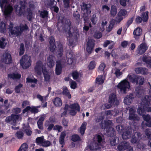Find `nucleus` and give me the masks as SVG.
<instances>
[{"label": "nucleus", "instance_id": "1", "mask_svg": "<svg viewBox=\"0 0 151 151\" xmlns=\"http://www.w3.org/2000/svg\"><path fill=\"white\" fill-rule=\"evenodd\" d=\"M151 101V95H145L144 98L142 100L141 104V106L137 109L138 114L141 115L145 111L148 112H151V107L149 106L150 105Z\"/></svg>", "mask_w": 151, "mask_h": 151}, {"label": "nucleus", "instance_id": "2", "mask_svg": "<svg viewBox=\"0 0 151 151\" xmlns=\"http://www.w3.org/2000/svg\"><path fill=\"white\" fill-rule=\"evenodd\" d=\"M49 49L52 52H54L55 50H56L57 56L58 57H61L63 55V47L62 45L59 44L58 47L56 48L55 42L54 37L51 36L49 38Z\"/></svg>", "mask_w": 151, "mask_h": 151}, {"label": "nucleus", "instance_id": "3", "mask_svg": "<svg viewBox=\"0 0 151 151\" xmlns=\"http://www.w3.org/2000/svg\"><path fill=\"white\" fill-rule=\"evenodd\" d=\"M104 125L103 122H101L100 125L102 129H106V132L107 134L109 136L111 137L114 135L115 130L112 127V121L109 119L105 120L104 121Z\"/></svg>", "mask_w": 151, "mask_h": 151}, {"label": "nucleus", "instance_id": "4", "mask_svg": "<svg viewBox=\"0 0 151 151\" xmlns=\"http://www.w3.org/2000/svg\"><path fill=\"white\" fill-rule=\"evenodd\" d=\"M130 83L126 79L122 81L117 86V88L119 93L125 94L130 88Z\"/></svg>", "mask_w": 151, "mask_h": 151}, {"label": "nucleus", "instance_id": "5", "mask_svg": "<svg viewBox=\"0 0 151 151\" xmlns=\"http://www.w3.org/2000/svg\"><path fill=\"white\" fill-rule=\"evenodd\" d=\"M127 78H129L130 82L137 85H142L144 83L145 79L143 76L135 74H129Z\"/></svg>", "mask_w": 151, "mask_h": 151}, {"label": "nucleus", "instance_id": "6", "mask_svg": "<svg viewBox=\"0 0 151 151\" xmlns=\"http://www.w3.org/2000/svg\"><path fill=\"white\" fill-rule=\"evenodd\" d=\"M81 6V10L83 12L82 15L83 17L85 22H86L88 19V15L91 13V6L89 4H88L83 2Z\"/></svg>", "mask_w": 151, "mask_h": 151}, {"label": "nucleus", "instance_id": "7", "mask_svg": "<svg viewBox=\"0 0 151 151\" xmlns=\"http://www.w3.org/2000/svg\"><path fill=\"white\" fill-rule=\"evenodd\" d=\"M32 61L30 56L27 55H23L20 61V64L23 69H26L31 65Z\"/></svg>", "mask_w": 151, "mask_h": 151}, {"label": "nucleus", "instance_id": "8", "mask_svg": "<svg viewBox=\"0 0 151 151\" xmlns=\"http://www.w3.org/2000/svg\"><path fill=\"white\" fill-rule=\"evenodd\" d=\"M34 70L37 75H40L43 72H45L47 69L45 65L43 64L42 61L39 60L36 63Z\"/></svg>", "mask_w": 151, "mask_h": 151}, {"label": "nucleus", "instance_id": "9", "mask_svg": "<svg viewBox=\"0 0 151 151\" xmlns=\"http://www.w3.org/2000/svg\"><path fill=\"white\" fill-rule=\"evenodd\" d=\"M16 30H13L12 31V35L18 37L21 35L22 33L24 31L29 29L27 25L25 24L24 25L20 26H17L14 27Z\"/></svg>", "mask_w": 151, "mask_h": 151}, {"label": "nucleus", "instance_id": "10", "mask_svg": "<svg viewBox=\"0 0 151 151\" xmlns=\"http://www.w3.org/2000/svg\"><path fill=\"white\" fill-rule=\"evenodd\" d=\"M26 4V1H20V7L18 4H15L14 6V8L16 13L19 15H22L25 11Z\"/></svg>", "mask_w": 151, "mask_h": 151}, {"label": "nucleus", "instance_id": "11", "mask_svg": "<svg viewBox=\"0 0 151 151\" xmlns=\"http://www.w3.org/2000/svg\"><path fill=\"white\" fill-rule=\"evenodd\" d=\"M95 40L93 39H88L86 43V50L89 54H91L94 50Z\"/></svg>", "mask_w": 151, "mask_h": 151}, {"label": "nucleus", "instance_id": "12", "mask_svg": "<svg viewBox=\"0 0 151 151\" xmlns=\"http://www.w3.org/2000/svg\"><path fill=\"white\" fill-rule=\"evenodd\" d=\"M19 118L18 115L15 114H12L11 116L6 117L5 121L7 123H10L14 126L16 125L17 120Z\"/></svg>", "mask_w": 151, "mask_h": 151}, {"label": "nucleus", "instance_id": "13", "mask_svg": "<svg viewBox=\"0 0 151 151\" xmlns=\"http://www.w3.org/2000/svg\"><path fill=\"white\" fill-rule=\"evenodd\" d=\"M135 110L132 108H130L129 110V119L131 120H138L139 117L135 114Z\"/></svg>", "mask_w": 151, "mask_h": 151}, {"label": "nucleus", "instance_id": "14", "mask_svg": "<svg viewBox=\"0 0 151 151\" xmlns=\"http://www.w3.org/2000/svg\"><path fill=\"white\" fill-rule=\"evenodd\" d=\"M130 147V145L129 143L125 141H123L119 144L117 148L119 151H121L128 149Z\"/></svg>", "mask_w": 151, "mask_h": 151}, {"label": "nucleus", "instance_id": "15", "mask_svg": "<svg viewBox=\"0 0 151 151\" xmlns=\"http://www.w3.org/2000/svg\"><path fill=\"white\" fill-rule=\"evenodd\" d=\"M63 68L62 61L60 60L57 61L55 69V73L57 75H59L61 73Z\"/></svg>", "mask_w": 151, "mask_h": 151}, {"label": "nucleus", "instance_id": "16", "mask_svg": "<svg viewBox=\"0 0 151 151\" xmlns=\"http://www.w3.org/2000/svg\"><path fill=\"white\" fill-rule=\"evenodd\" d=\"M148 47L145 43H142L138 47V53L140 55L144 53L147 50Z\"/></svg>", "mask_w": 151, "mask_h": 151}, {"label": "nucleus", "instance_id": "17", "mask_svg": "<svg viewBox=\"0 0 151 151\" xmlns=\"http://www.w3.org/2000/svg\"><path fill=\"white\" fill-rule=\"evenodd\" d=\"M4 58L3 59V62L6 64L12 63V60L11 54L8 52L4 54Z\"/></svg>", "mask_w": 151, "mask_h": 151}, {"label": "nucleus", "instance_id": "18", "mask_svg": "<svg viewBox=\"0 0 151 151\" xmlns=\"http://www.w3.org/2000/svg\"><path fill=\"white\" fill-rule=\"evenodd\" d=\"M4 8V15L6 17H8L12 12L13 8L12 6L9 4L5 6Z\"/></svg>", "mask_w": 151, "mask_h": 151}, {"label": "nucleus", "instance_id": "19", "mask_svg": "<svg viewBox=\"0 0 151 151\" xmlns=\"http://www.w3.org/2000/svg\"><path fill=\"white\" fill-rule=\"evenodd\" d=\"M134 70L137 74H141L145 75H147L148 73V69L145 68H135Z\"/></svg>", "mask_w": 151, "mask_h": 151}, {"label": "nucleus", "instance_id": "20", "mask_svg": "<svg viewBox=\"0 0 151 151\" xmlns=\"http://www.w3.org/2000/svg\"><path fill=\"white\" fill-rule=\"evenodd\" d=\"M108 102L110 104L117 106L119 101L117 99L116 95H110Z\"/></svg>", "mask_w": 151, "mask_h": 151}, {"label": "nucleus", "instance_id": "21", "mask_svg": "<svg viewBox=\"0 0 151 151\" xmlns=\"http://www.w3.org/2000/svg\"><path fill=\"white\" fill-rule=\"evenodd\" d=\"M77 103L72 104L70 105V110L69 111L70 114L72 116H73L76 114V110L77 108Z\"/></svg>", "mask_w": 151, "mask_h": 151}, {"label": "nucleus", "instance_id": "22", "mask_svg": "<svg viewBox=\"0 0 151 151\" xmlns=\"http://www.w3.org/2000/svg\"><path fill=\"white\" fill-rule=\"evenodd\" d=\"M132 133V130L131 129H128L126 131H123L122 133L121 134L122 135V138L124 140H125L129 139L131 137V135Z\"/></svg>", "mask_w": 151, "mask_h": 151}, {"label": "nucleus", "instance_id": "23", "mask_svg": "<svg viewBox=\"0 0 151 151\" xmlns=\"http://www.w3.org/2000/svg\"><path fill=\"white\" fill-rule=\"evenodd\" d=\"M134 99V95H127L124 99V103L127 105H130Z\"/></svg>", "mask_w": 151, "mask_h": 151}, {"label": "nucleus", "instance_id": "24", "mask_svg": "<svg viewBox=\"0 0 151 151\" xmlns=\"http://www.w3.org/2000/svg\"><path fill=\"white\" fill-rule=\"evenodd\" d=\"M54 57L53 55H50L47 58L48 65L50 68L53 67L55 65L54 61Z\"/></svg>", "mask_w": 151, "mask_h": 151}, {"label": "nucleus", "instance_id": "25", "mask_svg": "<svg viewBox=\"0 0 151 151\" xmlns=\"http://www.w3.org/2000/svg\"><path fill=\"white\" fill-rule=\"evenodd\" d=\"M145 136L143 135L144 138H142L143 140H146L148 139L151 141V129H146L145 130Z\"/></svg>", "mask_w": 151, "mask_h": 151}, {"label": "nucleus", "instance_id": "26", "mask_svg": "<svg viewBox=\"0 0 151 151\" xmlns=\"http://www.w3.org/2000/svg\"><path fill=\"white\" fill-rule=\"evenodd\" d=\"M100 146H101V144L95 142L92 145H89V148L90 150L93 151L100 149Z\"/></svg>", "mask_w": 151, "mask_h": 151}, {"label": "nucleus", "instance_id": "27", "mask_svg": "<svg viewBox=\"0 0 151 151\" xmlns=\"http://www.w3.org/2000/svg\"><path fill=\"white\" fill-rule=\"evenodd\" d=\"M142 32V29L139 27L137 28L134 30L133 34L134 35V37L136 40H137L138 38H137V37H139L141 35Z\"/></svg>", "mask_w": 151, "mask_h": 151}, {"label": "nucleus", "instance_id": "28", "mask_svg": "<svg viewBox=\"0 0 151 151\" xmlns=\"http://www.w3.org/2000/svg\"><path fill=\"white\" fill-rule=\"evenodd\" d=\"M23 128L24 132L27 135L30 136L31 135L32 133V128L29 126H26Z\"/></svg>", "mask_w": 151, "mask_h": 151}, {"label": "nucleus", "instance_id": "29", "mask_svg": "<svg viewBox=\"0 0 151 151\" xmlns=\"http://www.w3.org/2000/svg\"><path fill=\"white\" fill-rule=\"evenodd\" d=\"M9 78H12L13 79H19L21 77V74L17 73H13L8 75Z\"/></svg>", "mask_w": 151, "mask_h": 151}, {"label": "nucleus", "instance_id": "30", "mask_svg": "<svg viewBox=\"0 0 151 151\" xmlns=\"http://www.w3.org/2000/svg\"><path fill=\"white\" fill-rule=\"evenodd\" d=\"M114 135L111 137H113L112 138L110 142L112 146H114L119 142V138L116 136L114 137Z\"/></svg>", "mask_w": 151, "mask_h": 151}, {"label": "nucleus", "instance_id": "31", "mask_svg": "<svg viewBox=\"0 0 151 151\" xmlns=\"http://www.w3.org/2000/svg\"><path fill=\"white\" fill-rule=\"evenodd\" d=\"M142 59L143 61L146 63L147 66L151 68V58L148 59V57L145 56L143 57Z\"/></svg>", "mask_w": 151, "mask_h": 151}, {"label": "nucleus", "instance_id": "32", "mask_svg": "<svg viewBox=\"0 0 151 151\" xmlns=\"http://www.w3.org/2000/svg\"><path fill=\"white\" fill-rule=\"evenodd\" d=\"M24 136V131L22 129H21L18 131L15 134L16 137L19 139H22Z\"/></svg>", "mask_w": 151, "mask_h": 151}, {"label": "nucleus", "instance_id": "33", "mask_svg": "<svg viewBox=\"0 0 151 151\" xmlns=\"http://www.w3.org/2000/svg\"><path fill=\"white\" fill-rule=\"evenodd\" d=\"M116 23L115 19H112L110 22L109 24L107 29V31L108 32H110L114 27Z\"/></svg>", "mask_w": 151, "mask_h": 151}, {"label": "nucleus", "instance_id": "34", "mask_svg": "<svg viewBox=\"0 0 151 151\" xmlns=\"http://www.w3.org/2000/svg\"><path fill=\"white\" fill-rule=\"evenodd\" d=\"M86 123L83 122L80 127L79 132L82 135H83L86 128Z\"/></svg>", "mask_w": 151, "mask_h": 151}, {"label": "nucleus", "instance_id": "35", "mask_svg": "<svg viewBox=\"0 0 151 151\" xmlns=\"http://www.w3.org/2000/svg\"><path fill=\"white\" fill-rule=\"evenodd\" d=\"M53 103L57 107H60L62 104V102L61 99L58 97L55 98L53 101Z\"/></svg>", "mask_w": 151, "mask_h": 151}, {"label": "nucleus", "instance_id": "36", "mask_svg": "<svg viewBox=\"0 0 151 151\" xmlns=\"http://www.w3.org/2000/svg\"><path fill=\"white\" fill-rule=\"evenodd\" d=\"M74 19L75 20L76 23L77 24H79L81 21L80 15L79 13H73Z\"/></svg>", "mask_w": 151, "mask_h": 151}, {"label": "nucleus", "instance_id": "37", "mask_svg": "<svg viewBox=\"0 0 151 151\" xmlns=\"http://www.w3.org/2000/svg\"><path fill=\"white\" fill-rule=\"evenodd\" d=\"M66 136V134L64 132H62L60 135L59 138V143L61 145H63L62 147H63V145L64 143V139Z\"/></svg>", "mask_w": 151, "mask_h": 151}, {"label": "nucleus", "instance_id": "38", "mask_svg": "<svg viewBox=\"0 0 151 151\" xmlns=\"http://www.w3.org/2000/svg\"><path fill=\"white\" fill-rule=\"evenodd\" d=\"M6 24L3 22L0 23V32L4 33L6 31Z\"/></svg>", "mask_w": 151, "mask_h": 151}, {"label": "nucleus", "instance_id": "39", "mask_svg": "<svg viewBox=\"0 0 151 151\" xmlns=\"http://www.w3.org/2000/svg\"><path fill=\"white\" fill-rule=\"evenodd\" d=\"M73 79L74 80H76V82H80L81 80H77L78 79L79 77V73L76 71H74L72 72L71 73Z\"/></svg>", "mask_w": 151, "mask_h": 151}, {"label": "nucleus", "instance_id": "40", "mask_svg": "<svg viewBox=\"0 0 151 151\" xmlns=\"http://www.w3.org/2000/svg\"><path fill=\"white\" fill-rule=\"evenodd\" d=\"M96 65V62L92 60L90 62L88 66V68L89 70H92L94 69Z\"/></svg>", "mask_w": 151, "mask_h": 151}, {"label": "nucleus", "instance_id": "41", "mask_svg": "<svg viewBox=\"0 0 151 151\" xmlns=\"http://www.w3.org/2000/svg\"><path fill=\"white\" fill-rule=\"evenodd\" d=\"M117 10L116 7L114 6H112L110 11V14L112 16L114 17L116 14Z\"/></svg>", "mask_w": 151, "mask_h": 151}, {"label": "nucleus", "instance_id": "42", "mask_svg": "<svg viewBox=\"0 0 151 151\" xmlns=\"http://www.w3.org/2000/svg\"><path fill=\"white\" fill-rule=\"evenodd\" d=\"M45 72H43L42 73L44 75V78L45 81H50V76L49 74V73L46 70Z\"/></svg>", "mask_w": 151, "mask_h": 151}, {"label": "nucleus", "instance_id": "43", "mask_svg": "<svg viewBox=\"0 0 151 151\" xmlns=\"http://www.w3.org/2000/svg\"><path fill=\"white\" fill-rule=\"evenodd\" d=\"M103 76L101 75L98 77H97L96 79V83L98 85L102 84L104 82V80L102 79Z\"/></svg>", "mask_w": 151, "mask_h": 151}, {"label": "nucleus", "instance_id": "44", "mask_svg": "<svg viewBox=\"0 0 151 151\" xmlns=\"http://www.w3.org/2000/svg\"><path fill=\"white\" fill-rule=\"evenodd\" d=\"M64 7L66 8H68L70 7V4L71 2L73 1V0H62Z\"/></svg>", "mask_w": 151, "mask_h": 151}, {"label": "nucleus", "instance_id": "45", "mask_svg": "<svg viewBox=\"0 0 151 151\" xmlns=\"http://www.w3.org/2000/svg\"><path fill=\"white\" fill-rule=\"evenodd\" d=\"M143 92V89L142 87L138 86L135 88L134 93L135 94H141Z\"/></svg>", "mask_w": 151, "mask_h": 151}, {"label": "nucleus", "instance_id": "46", "mask_svg": "<svg viewBox=\"0 0 151 151\" xmlns=\"http://www.w3.org/2000/svg\"><path fill=\"white\" fill-rule=\"evenodd\" d=\"M28 147V146L27 144L25 143H23L21 145L17 151H26Z\"/></svg>", "mask_w": 151, "mask_h": 151}, {"label": "nucleus", "instance_id": "47", "mask_svg": "<svg viewBox=\"0 0 151 151\" xmlns=\"http://www.w3.org/2000/svg\"><path fill=\"white\" fill-rule=\"evenodd\" d=\"M25 51V48L24 44L23 43L20 44V47L19 48V55L20 56L23 55Z\"/></svg>", "mask_w": 151, "mask_h": 151}, {"label": "nucleus", "instance_id": "48", "mask_svg": "<svg viewBox=\"0 0 151 151\" xmlns=\"http://www.w3.org/2000/svg\"><path fill=\"white\" fill-rule=\"evenodd\" d=\"M116 129L120 134L122 133L123 131L124 130V127H123L122 125L121 124L117 125L116 127Z\"/></svg>", "mask_w": 151, "mask_h": 151}, {"label": "nucleus", "instance_id": "49", "mask_svg": "<svg viewBox=\"0 0 151 151\" xmlns=\"http://www.w3.org/2000/svg\"><path fill=\"white\" fill-rule=\"evenodd\" d=\"M90 20L93 25H95L98 20L97 17H96V14H93L91 17Z\"/></svg>", "mask_w": 151, "mask_h": 151}, {"label": "nucleus", "instance_id": "50", "mask_svg": "<svg viewBox=\"0 0 151 151\" xmlns=\"http://www.w3.org/2000/svg\"><path fill=\"white\" fill-rule=\"evenodd\" d=\"M148 12H144L142 14V20L145 22H146L147 21L148 19Z\"/></svg>", "mask_w": 151, "mask_h": 151}, {"label": "nucleus", "instance_id": "51", "mask_svg": "<svg viewBox=\"0 0 151 151\" xmlns=\"http://www.w3.org/2000/svg\"><path fill=\"white\" fill-rule=\"evenodd\" d=\"M80 140L81 138L78 134H73L71 136V140L74 142L79 141Z\"/></svg>", "mask_w": 151, "mask_h": 151}, {"label": "nucleus", "instance_id": "52", "mask_svg": "<svg viewBox=\"0 0 151 151\" xmlns=\"http://www.w3.org/2000/svg\"><path fill=\"white\" fill-rule=\"evenodd\" d=\"M48 12L47 11H42L40 13V16L42 18H45L48 16Z\"/></svg>", "mask_w": 151, "mask_h": 151}, {"label": "nucleus", "instance_id": "53", "mask_svg": "<svg viewBox=\"0 0 151 151\" xmlns=\"http://www.w3.org/2000/svg\"><path fill=\"white\" fill-rule=\"evenodd\" d=\"M142 116L144 120L146 122V123H147L151 119L150 116L149 114L143 115Z\"/></svg>", "mask_w": 151, "mask_h": 151}, {"label": "nucleus", "instance_id": "54", "mask_svg": "<svg viewBox=\"0 0 151 151\" xmlns=\"http://www.w3.org/2000/svg\"><path fill=\"white\" fill-rule=\"evenodd\" d=\"M138 139L134 135H133L131 139V142L133 144H137L138 143L139 141Z\"/></svg>", "mask_w": 151, "mask_h": 151}, {"label": "nucleus", "instance_id": "55", "mask_svg": "<svg viewBox=\"0 0 151 151\" xmlns=\"http://www.w3.org/2000/svg\"><path fill=\"white\" fill-rule=\"evenodd\" d=\"M51 143L50 141L48 140H44L42 144V146L44 147H47L50 145Z\"/></svg>", "mask_w": 151, "mask_h": 151}, {"label": "nucleus", "instance_id": "56", "mask_svg": "<svg viewBox=\"0 0 151 151\" xmlns=\"http://www.w3.org/2000/svg\"><path fill=\"white\" fill-rule=\"evenodd\" d=\"M102 36V34L100 32H95L93 35V37L96 39H100Z\"/></svg>", "mask_w": 151, "mask_h": 151}, {"label": "nucleus", "instance_id": "57", "mask_svg": "<svg viewBox=\"0 0 151 151\" xmlns=\"http://www.w3.org/2000/svg\"><path fill=\"white\" fill-rule=\"evenodd\" d=\"M22 86V85L19 83L18 85L15 87V90L16 93H19L20 91V88Z\"/></svg>", "mask_w": 151, "mask_h": 151}, {"label": "nucleus", "instance_id": "58", "mask_svg": "<svg viewBox=\"0 0 151 151\" xmlns=\"http://www.w3.org/2000/svg\"><path fill=\"white\" fill-rule=\"evenodd\" d=\"M115 69L116 70L115 74L116 77L117 78H119L122 75V72H120V70L119 68H115Z\"/></svg>", "mask_w": 151, "mask_h": 151}, {"label": "nucleus", "instance_id": "59", "mask_svg": "<svg viewBox=\"0 0 151 151\" xmlns=\"http://www.w3.org/2000/svg\"><path fill=\"white\" fill-rule=\"evenodd\" d=\"M123 19L122 16L120 14H118L116 20H115L116 24L119 23L123 20Z\"/></svg>", "mask_w": 151, "mask_h": 151}, {"label": "nucleus", "instance_id": "60", "mask_svg": "<svg viewBox=\"0 0 151 151\" xmlns=\"http://www.w3.org/2000/svg\"><path fill=\"white\" fill-rule=\"evenodd\" d=\"M27 82L28 83H37V79L34 78L33 79L30 78H26Z\"/></svg>", "mask_w": 151, "mask_h": 151}, {"label": "nucleus", "instance_id": "61", "mask_svg": "<svg viewBox=\"0 0 151 151\" xmlns=\"http://www.w3.org/2000/svg\"><path fill=\"white\" fill-rule=\"evenodd\" d=\"M106 65L105 63H102L99 67L98 69L100 71H103Z\"/></svg>", "mask_w": 151, "mask_h": 151}, {"label": "nucleus", "instance_id": "62", "mask_svg": "<svg viewBox=\"0 0 151 151\" xmlns=\"http://www.w3.org/2000/svg\"><path fill=\"white\" fill-rule=\"evenodd\" d=\"M43 140L44 139L43 138L41 137H38L36 139V143L37 144H42Z\"/></svg>", "mask_w": 151, "mask_h": 151}, {"label": "nucleus", "instance_id": "63", "mask_svg": "<svg viewBox=\"0 0 151 151\" xmlns=\"http://www.w3.org/2000/svg\"><path fill=\"white\" fill-rule=\"evenodd\" d=\"M96 139H97V141L99 143L101 144V142L102 141V137L103 136H101L99 134H97L96 135Z\"/></svg>", "mask_w": 151, "mask_h": 151}, {"label": "nucleus", "instance_id": "64", "mask_svg": "<svg viewBox=\"0 0 151 151\" xmlns=\"http://www.w3.org/2000/svg\"><path fill=\"white\" fill-rule=\"evenodd\" d=\"M74 58L72 56L70 58H68L67 60V63L69 65H71L74 61Z\"/></svg>", "mask_w": 151, "mask_h": 151}]
</instances>
